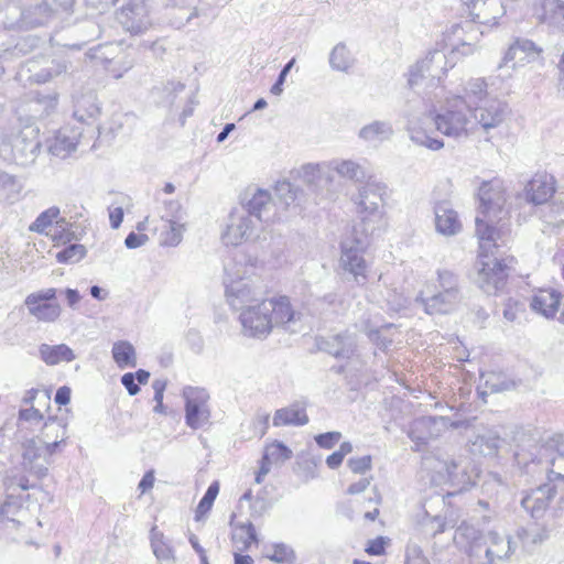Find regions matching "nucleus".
Instances as JSON below:
<instances>
[{
	"instance_id": "nucleus-1",
	"label": "nucleus",
	"mask_w": 564,
	"mask_h": 564,
	"mask_svg": "<svg viewBox=\"0 0 564 564\" xmlns=\"http://www.w3.org/2000/svg\"><path fill=\"white\" fill-rule=\"evenodd\" d=\"M514 459L528 474L544 471L547 479L564 480V435L555 434L541 441L529 438L518 445Z\"/></svg>"
},
{
	"instance_id": "nucleus-2",
	"label": "nucleus",
	"mask_w": 564,
	"mask_h": 564,
	"mask_svg": "<svg viewBox=\"0 0 564 564\" xmlns=\"http://www.w3.org/2000/svg\"><path fill=\"white\" fill-rule=\"evenodd\" d=\"M41 150L40 129L22 120L0 128V154L10 162L21 166L35 163Z\"/></svg>"
},
{
	"instance_id": "nucleus-3",
	"label": "nucleus",
	"mask_w": 564,
	"mask_h": 564,
	"mask_svg": "<svg viewBox=\"0 0 564 564\" xmlns=\"http://www.w3.org/2000/svg\"><path fill=\"white\" fill-rule=\"evenodd\" d=\"M478 215L476 216V235L480 240V248L486 249L491 245L497 248V230L494 225L500 221L507 212L505 210L506 193L500 180L484 182L478 189Z\"/></svg>"
},
{
	"instance_id": "nucleus-4",
	"label": "nucleus",
	"mask_w": 564,
	"mask_h": 564,
	"mask_svg": "<svg viewBox=\"0 0 564 564\" xmlns=\"http://www.w3.org/2000/svg\"><path fill=\"white\" fill-rule=\"evenodd\" d=\"M252 270V265L236 260H229L224 265L225 294L234 310L243 311L248 305H256L264 300L262 288L249 274Z\"/></svg>"
},
{
	"instance_id": "nucleus-5",
	"label": "nucleus",
	"mask_w": 564,
	"mask_h": 564,
	"mask_svg": "<svg viewBox=\"0 0 564 564\" xmlns=\"http://www.w3.org/2000/svg\"><path fill=\"white\" fill-rule=\"evenodd\" d=\"M436 275V291L429 296L420 292L415 303L429 315L449 314L458 308L464 299L460 279L448 269H438Z\"/></svg>"
},
{
	"instance_id": "nucleus-6",
	"label": "nucleus",
	"mask_w": 564,
	"mask_h": 564,
	"mask_svg": "<svg viewBox=\"0 0 564 564\" xmlns=\"http://www.w3.org/2000/svg\"><path fill=\"white\" fill-rule=\"evenodd\" d=\"M376 234V227H352L349 236L340 243V265L343 270L352 275L358 285H365L368 281V263L364 257L370 246V238Z\"/></svg>"
},
{
	"instance_id": "nucleus-7",
	"label": "nucleus",
	"mask_w": 564,
	"mask_h": 564,
	"mask_svg": "<svg viewBox=\"0 0 564 564\" xmlns=\"http://www.w3.org/2000/svg\"><path fill=\"white\" fill-rule=\"evenodd\" d=\"M558 495V487L553 478L521 492L520 506L534 520L543 519L547 511L554 519L564 518V491Z\"/></svg>"
},
{
	"instance_id": "nucleus-8",
	"label": "nucleus",
	"mask_w": 564,
	"mask_h": 564,
	"mask_svg": "<svg viewBox=\"0 0 564 564\" xmlns=\"http://www.w3.org/2000/svg\"><path fill=\"white\" fill-rule=\"evenodd\" d=\"M387 186L382 183L367 182L358 192L355 203L358 207L360 223L354 227L371 228L376 227V231L380 229L383 223V196Z\"/></svg>"
},
{
	"instance_id": "nucleus-9",
	"label": "nucleus",
	"mask_w": 564,
	"mask_h": 564,
	"mask_svg": "<svg viewBox=\"0 0 564 564\" xmlns=\"http://www.w3.org/2000/svg\"><path fill=\"white\" fill-rule=\"evenodd\" d=\"M436 130L447 137H460L467 133L471 122V111L468 104L459 96L446 100L445 106L433 117Z\"/></svg>"
},
{
	"instance_id": "nucleus-10",
	"label": "nucleus",
	"mask_w": 564,
	"mask_h": 564,
	"mask_svg": "<svg viewBox=\"0 0 564 564\" xmlns=\"http://www.w3.org/2000/svg\"><path fill=\"white\" fill-rule=\"evenodd\" d=\"M512 262V257L499 259L480 254L475 283L488 295L498 294L507 284Z\"/></svg>"
},
{
	"instance_id": "nucleus-11",
	"label": "nucleus",
	"mask_w": 564,
	"mask_h": 564,
	"mask_svg": "<svg viewBox=\"0 0 564 564\" xmlns=\"http://www.w3.org/2000/svg\"><path fill=\"white\" fill-rule=\"evenodd\" d=\"M436 468L442 480L457 491L467 490L476 484V479L479 477V469L473 459L465 455L438 462Z\"/></svg>"
},
{
	"instance_id": "nucleus-12",
	"label": "nucleus",
	"mask_w": 564,
	"mask_h": 564,
	"mask_svg": "<svg viewBox=\"0 0 564 564\" xmlns=\"http://www.w3.org/2000/svg\"><path fill=\"white\" fill-rule=\"evenodd\" d=\"M185 424L192 430L203 429L210 423V395L205 388L186 386L183 388Z\"/></svg>"
},
{
	"instance_id": "nucleus-13",
	"label": "nucleus",
	"mask_w": 564,
	"mask_h": 564,
	"mask_svg": "<svg viewBox=\"0 0 564 564\" xmlns=\"http://www.w3.org/2000/svg\"><path fill=\"white\" fill-rule=\"evenodd\" d=\"M57 292V289L48 288L30 293L24 300L29 314L39 322H55L62 312Z\"/></svg>"
},
{
	"instance_id": "nucleus-14",
	"label": "nucleus",
	"mask_w": 564,
	"mask_h": 564,
	"mask_svg": "<svg viewBox=\"0 0 564 564\" xmlns=\"http://www.w3.org/2000/svg\"><path fill=\"white\" fill-rule=\"evenodd\" d=\"M242 209L256 224L270 223L280 219L278 206L270 192L261 188L247 192L242 198Z\"/></svg>"
},
{
	"instance_id": "nucleus-15",
	"label": "nucleus",
	"mask_w": 564,
	"mask_h": 564,
	"mask_svg": "<svg viewBox=\"0 0 564 564\" xmlns=\"http://www.w3.org/2000/svg\"><path fill=\"white\" fill-rule=\"evenodd\" d=\"M117 20L127 32L133 35L142 34L152 26L145 0H128L117 12Z\"/></svg>"
},
{
	"instance_id": "nucleus-16",
	"label": "nucleus",
	"mask_w": 564,
	"mask_h": 564,
	"mask_svg": "<svg viewBox=\"0 0 564 564\" xmlns=\"http://www.w3.org/2000/svg\"><path fill=\"white\" fill-rule=\"evenodd\" d=\"M267 300L256 305H248L241 311L240 322L245 334L251 337L267 336L272 329V319L269 314Z\"/></svg>"
},
{
	"instance_id": "nucleus-17",
	"label": "nucleus",
	"mask_w": 564,
	"mask_h": 564,
	"mask_svg": "<svg viewBox=\"0 0 564 564\" xmlns=\"http://www.w3.org/2000/svg\"><path fill=\"white\" fill-rule=\"evenodd\" d=\"M267 303L270 305L268 310L272 319V327H282L290 333L299 332L302 314L292 307L289 297H272L267 300Z\"/></svg>"
},
{
	"instance_id": "nucleus-18",
	"label": "nucleus",
	"mask_w": 564,
	"mask_h": 564,
	"mask_svg": "<svg viewBox=\"0 0 564 564\" xmlns=\"http://www.w3.org/2000/svg\"><path fill=\"white\" fill-rule=\"evenodd\" d=\"M508 105L498 98L490 97L471 110V118L484 130L498 127L506 118Z\"/></svg>"
},
{
	"instance_id": "nucleus-19",
	"label": "nucleus",
	"mask_w": 564,
	"mask_h": 564,
	"mask_svg": "<svg viewBox=\"0 0 564 564\" xmlns=\"http://www.w3.org/2000/svg\"><path fill=\"white\" fill-rule=\"evenodd\" d=\"M446 55L440 50L430 51L422 61H419L410 67L408 78L409 86L411 88L417 86L426 74L433 78H440V73L444 74L446 70L442 66L443 63H446Z\"/></svg>"
},
{
	"instance_id": "nucleus-20",
	"label": "nucleus",
	"mask_w": 564,
	"mask_h": 564,
	"mask_svg": "<svg viewBox=\"0 0 564 564\" xmlns=\"http://www.w3.org/2000/svg\"><path fill=\"white\" fill-rule=\"evenodd\" d=\"M445 416H422L410 425L408 436L416 444H426L429 440L438 437L448 426Z\"/></svg>"
},
{
	"instance_id": "nucleus-21",
	"label": "nucleus",
	"mask_w": 564,
	"mask_h": 564,
	"mask_svg": "<svg viewBox=\"0 0 564 564\" xmlns=\"http://www.w3.org/2000/svg\"><path fill=\"white\" fill-rule=\"evenodd\" d=\"M199 14L198 0H165L164 18L175 29H182Z\"/></svg>"
},
{
	"instance_id": "nucleus-22",
	"label": "nucleus",
	"mask_w": 564,
	"mask_h": 564,
	"mask_svg": "<svg viewBox=\"0 0 564 564\" xmlns=\"http://www.w3.org/2000/svg\"><path fill=\"white\" fill-rule=\"evenodd\" d=\"M256 227L257 224L250 216L245 213H232L223 235V240L226 245L238 246L251 237Z\"/></svg>"
},
{
	"instance_id": "nucleus-23",
	"label": "nucleus",
	"mask_w": 564,
	"mask_h": 564,
	"mask_svg": "<svg viewBox=\"0 0 564 564\" xmlns=\"http://www.w3.org/2000/svg\"><path fill=\"white\" fill-rule=\"evenodd\" d=\"M468 9L473 21L485 25H496L506 13L501 0H469Z\"/></svg>"
},
{
	"instance_id": "nucleus-24",
	"label": "nucleus",
	"mask_w": 564,
	"mask_h": 564,
	"mask_svg": "<svg viewBox=\"0 0 564 564\" xmlns=\"http://www.w3.org/2000/svg\"><path fill=\"white\" fill-rule=\"evenodd\" d=\"M83 130L78 127L61 128L50 141L48 151L52 155L65 159L77 148Z\"/></svg>"
},
{
	"instance_id": "nucleus-25",
	"label": "nucleus",
	"mask_w": 564,
	"mask_h": 564,
	"mask_svg": "<svg viewBox=\"0 0 564 564\" xmlns=\"http://www.w3.org/2000/svg\"><path fill=\"white\" fill-rule=\"evenodd\" d=\"M555 193L554 177L549 174H536L525 186V200L533 205H546Z\"/></svg>"
},
{
	"instance_id": "nucleus-26",
	"label": "nucleus",
	"mask_w": 564,
	"mask_h": 564,
	"mask_svg": "<svg viewBox=\"0 0 564 564\" xmlns=\"http://www.w3.org/2000/svg\"><path fill=\"white\" fill-rule=\"evenodd\" d=\"M52 12L46 0L30 3L21 11L20 25L26 29L48 25L56 21Z\"/></svg>"
},
{
	"instance_id": "nucleus-27",
	"label": "nucleus",
	"mask_w": 564,
	"mask_h": 564,
	"mask_svg": "<svg viewBox=\"0 0 564 564\" xmlns=\"http://www.w3.org/2000/svg\"><path fill=\"white\" fill-rule=\"evenodd\" d=\"M318 348L336 358L349 359L356 349V338L348 332L317 340Z\"/></svg>"
},
{
	"instance_id": "nucleus-28",
	"label": "nucleus",
	"mask_w": 564,
	"mask_h": 564,
	"mask_svg": "<svg viewBox=\"0 0 564 564\" xmlns=\"http://www.w3.org/2000/svg\"><path fill=\"white\" fill-rule=\"evenodd\" d=\"M487 540L486 562L488 564H494L496 560H508L518 546V542L514 539L496 531L488 532Z\"/></svg>"
},
{
	"instance_id": "nucleus-29",
	"label": "nucleus",
	"mask_w": 564,
	"mask_h": 564,
	"mask_svg": "<svg viewBox=\"0 0 564 564\" xmlns=\"http://www.w3.org/2000/svg\"><path fill=\"white\" fill-rule=\"evenodd\" d=\"M292 458V451L282 442L274 441L265 446L259 471L256 475V482L261 484L263 477L271 470L272 465L283 464Z\"/></svg>"
},
{
	"instance_id": "nucleus-30",
	"label": "nucleus",
	"mask_w": 564,
	"mask_h": 564,
	"mask_svg": "<svg viewBox=\"0 0 564 564\" xmlns=\"http://www.w3.org/2000/svg\"><path fill=\"white\" fill-rule=\"evenodd\" d=\"M435 228L443 236H455L462 230L458 214L447 202H440L434 207Z\"/></svg>"
},
{
	"instance_id": "nucleus-31",
	"label": "nucleus",
	"mask_w": 564,
	"mask_h": 564,
	"mask_svg": "<svg viewBox=\"0 0 564 564\" xmlns=\"http://www.w3.org/2000/svg\"><path fill=\"white\" fill-rule=\"evenodd\" d=\"M551 530L545 524H532L519 528L516 532V541L527 552H533L536 546L550 539Z\"/></svg>"
},
{
	"instance_id": "nucleus-32",
	"label": "nucleus",
	"mask_w": 564,
	"mask_h": 564,
	"mask_svg": "<svg viewBox=\"0 0 564 564\" xmlns=\"http://www.w3.org/2000/svg\"><path fill=\"white\" fill-rule=\"evenodd\" d=\"M562 294L554 290H540L530 302L531 308L546 318H553L561 305Z\"/></svg>"
},
{
	"instance_id": "nucleus-33",
	"label": "nucleus",
	"mask_w": 564,
	"mask_h": 564,
	"mask_svg": "<svg viewBox=\"0 0 564 564\" xmlns=\"http://www.w3.org/2000/svg\"><path fill=\"white\" fill-rule=\"evenodd\" d=\"M539 53L540 50L531 40L517 39L506 52L502 58V63L499 64V68H501L503 65H508L510 62H513L512 67H514L517 63L530 61L531 58H534Z\"/></svg>"
},
{
	"instance_id": "nucleus-34",
	"label": "nucleus",
	"mask_w": 564,
	"mask_h": 564,
	"mask_svg": "<svg viewBox=\"0 0 564 564\" xmlns=\"http://www.w3.org/2000/svg\"><path fill=\"white\" fill-rule=\"evenodd\" d=\"M304 403L295 402L289 406L281 408L273 415L274 426H303L308 423Z\"/></svg>"
},
{
	"instance_id": "nucleus-35",
	"label": "nucleus",
	"mask_w": 564,
	"mask_h": 564,
	"mask_svg": "<svg viewBox=\"0 0 564 564\" xmlns=\"http://www.w3.org/2000/svg\"><path fill=\"white\" fill-rule=\"evenodd\" d=\"M100 34L99 24L94 19H85L70 30V35L75 36L77 42L65 43L64 46L79 51L90 41L98 39Z\"/></svg>"
},
{
	"instance_id": "nucleus-36",
	"label": "nucleus",
	"mask_w": 564,
	"mask_h": 564,
	"mask_svg": "<svg viewBox=\"0 0 564 564\" xmlns=\"http://www.w3.org/2000/svg\"><path fill=\"white\" fill-rule=\"evenodd\" d=\"M300 174L303 182L312 192L318 195H325L324 189L332 182L329 171L321 169L317 164L315 165L310 163L302 166Z\"/></svg>"
},
{
	"instance_id": "nucleus-37",
	"label": "nucleus",
	"mask_w": 564,
	"mask_h": 564,
	"mask_svg": "<svg viewBox=\"0 0 564 564\" xmlns=\"http://www.w3.org/2000/svg\"><path fill=\"white\" fill-rule=\"evenodd\" d=\"M274 195L273 199L280 214V210H286L291 207L296 208L300 205L303 192L289 181H279L274 187Z\"/></svg>"
},
{
	"instance_id": "nucleus-38",
	"label": "nucleus",
	"mask_w": 564,
	"mask_h": 564,
	"mask_svg": "<svg viewBox=\"0 0 564 564\" xmlns=\"http://www.w3.org/2000/svg\"><path fill=\"white\" fill-rule=\"evenodd\" d=\"M514 387V382L505 373L497 371H486L480 373V386L478 393L484 399L488 393H497L510 390Z\"/></svg>"
},
{
	"instance_id": "nucleus-39",
	"label": "nucleus",
	"mask_w": 564,
	"mask_h": 564,
	"mask_svg": "<svg viewBox=\"0 0 564 564\" xmlns=\"http://www.w3.org/2000/svg\"><path fill=\"white\" fill-rule=\"evenodd\" d=\"M500 442L501 438L496 431L486 430L469 441V451L474 455L494 456L498 452Z\"/></svg>"
},
{
	"instance_id": "nucleus-40",
	"label": "nucleus",
	"mask_w": 564,
	"mask_h": 564,
	"mask_svg": "<svg viewBox=\"0 0 564 564\" xmlns=\"http://www.w3.org/2000/svg\"><path fill=\"white\" fill-rule=\"evenodd\" d=\"M39 354L40 358L48 366H54L62 361L70 362L76 358L73 349L66 344H41L39 347Z\"/></svg>"
},
{
	"instance_id": "nucleus-41",
	"label": "nucleus",
	"mask_w": 564,
	"mask_h": 564,
	"mask_svg": "<svg viewBox=\"0 0 564 564\" xmlns=\"http://www.w3.org/2000/svg\"><path fill=\"white\" fill-rule=\"evenodd\" d=\"M100 113L97 97L94 94H86L76 99L74 105V118L80 123H88L95 120Z\"/></svg>"
},
{
	"instance_id": "nucleus-42",
	"label": "nucleus",
	"mask_w": 564,
	"mask_h": 564,
	"mask_svg": "<svg viewBox=\"0 0 564 564\" xmlns=\"http://www.w3.org/2000/svg\"><path fill=\"white\" fill-rule=\"evenodd\" d=\"M393 135V128L389 121L375 120L364 126L358 137L366 142H383Z\"/></svg>"
},
{
	"instance_id": "nucleus-43",
	"label": "nucleus",
	"mask_w": 564,
	"mask_h": 564,
	"mask_svg": "<svg viewBox=\"0 0 564 564\" xmlns=\"http://www.w3.org/2000/svg\"><path fill=\"white\" fill-rule=\"evenodd\" d=\"M406 131L409 132L410 140L420 147H425L429 150L437 151L444 147L441 139L434 138L423 129L419 121L408 120Z\"/></svg>"
},
{
	"instance_id": "nucleus-44",
	"label": "nucleus",
	"mask_w": 564,
	"mask_h": 564,
	"mask_svg": "<svg viewBox=\"0 0 564 564\" xmlns=\"http://www.w3.org/2000/svg\"><path fill=\"white\" fill-rule=\"evenodd\" d=\"M487 86L488 85L484 78H473L467 82L464 88V95L458 96L466 100L468 109L471 111L474 107L490 98L487 91Z\"/></svg>"
},
{
	"instance_id": "nucleus-45",
	"label": "nucleus",
	"mask_w": 564,
	"mask_h": 564,
	"mask_svg": "<svg viewBox=\"0 0 564 564\" xmlns=\"http://www.w3.org/2000/svg\"><path fill=\"white\" fill-rule=\"evenodd\" d=\"M151 547L156 560L163 564L167 562L174 564L175 554L170 541L164 536L162 532H159L153 528L151 530Z\"/></svg>"
},
{
	"instance_id": "nucleus-46",
	"label": "nucleus",
	"mask_w": 564,
	"mask_h": 564,
	"mask_svg": "<svg viewBox=\"0 0 564 564\" xmlns=\"http://www.w3.org/2000/svg\"><path fill=\"white\" fill-rule=\"evenodd\" d=\"M542 22L558 28L564 19V0H541Z\"/></svg>"
},
{
	"instance_id": "nucleus-47",
	"label": "nucleus",
	"mask_w": 564,
	"mask_h": 564,
	"mask_svg": "<svg viewBox=\"0 0 564 564\" xmlns=\"http://www.w3.org/2000/svg\"><path fill=\"white\" fill-rule=\"evenodd\" d=\"M58 216L59 208L52 206L36 217V219L30 225V230L37 234H44L46 232V229L52 226L54 220H56V227L64 230V226L67 225V223L65 219L57 220Z\"/></svg>"
},
{
	"instance_id": "nucleus-48",
	"label": "nucleus",
	"mask_w": 564,
	"mask_h": 564,
	"mask_svg": "<svg viewBox=\"0 0 564 564\" xmlns=\"http://www.w3.org/2000/svg\"><path fill=\"white\" fill-rule=\"evenodd\" d=\"M354 64V58L344 43H338L329 54V65L332 69L338 72H348Z\"/></svg>"
},
{
	"instance_id": "nucleus-49",
	"label": "nucleus",
	"mask_w": 564,
	"mask_h": 564,
	"mask_svg": "<svg viewBox=\"0 0 564 564\" xmlns=\"http://www.w3.org/2000/svg\"><path fill=\"white\" fill-rule=\"evenodd\" d=\"M112 358L120 368L135 366L134 347L126 340H119L112 346Z\"/></svg>"
},
{
	"instance_id": "nucleus-50",
	"label": "nucleus",
	"mask_w": 564,
	"mask_h": 564,
	"mask_svg": "<svg viewBox=\"0 0 564 564\" xmlns=\"http://www.w3.org/2000/svg\"><path fill=\"white\" fill-rule=\"evenodd\" d=\"M332 164L334 165V171L348 180L361 182L367 176L365 167L355 161L343 160L340 162H333Z\"/></svg>"
},
{
	"instance_id": "nucleus-51",
	"label": "nucleus",
	"mask_w": 564,
	"mask_h": 564,
	"mask_svg": "<svg viewBox=\"0 0 564 564\" xmlns=\"http://www.w3.org/2000/svg\"><path fill=\"white\" fill-rule=\"evenodd\" d=\"M22 189V184L14 176L6 172H0V202H13L18 198Z\"/></svg>"
},
{
	"instance_id": "nucleus-52",
	"label": "nucleus",
	"mask_w": 564,
	"mask_h": 564,
	"mask_svg": "<svg viewBox=\"0 0 564 564\" xmlns=\"http://www.w3.org/2000/svg\"><path fill=\"white\" fill-rule=\"evenodd\" d=\"M67 70V64L65 61H51L50 65L30 76V79L36 84H45L56 76Z\"/></svg>"
},
{
	"instance_id": "nucleus-53",
	"label": "nucleus",
	"mask_w": 564,
	"mask_h": 564,
	"mask_svg": "<svg viewBox=\"0 0 564 564\" xmlns=\"http://www.w3.org/2000/svg\"><path fill=\"white\" fill-rule=\"evenodd\" d=\"M235 528H236V530H239L242 533V534H239L238 532H236L232 534V540L235 542L242 543V547L240 549L241 551L249 550L251 543H258V541H259L258 534H257L256 528L252 524V522L248 521L245 523H237L235 525Z\"/></svg>"
},
{
	"instance_id": "nucleus-54",
	"label": "nucleus",
	"mask_w": 564,
	"mask_h": 564,
	"mask_svg": "<svg viewBox=\"0 0 564 564\" xmlns=\"http://www.w3.org/2000/svg\"><path fill=\"white\" fill-rule=\"evenodd\" d=\"M184 225L173 220H167L166 229L162 232V245L167 247H176L183 239Z\"/></svg>"
},
{
	"instance_id": "nucleus-55",
	"label": "nucleus",
	"mask_w": 564,
	"mask_h": 564,
	"mask_svg": "<svg viewBox=\"0 0 564 564\" xmlns=\"http://www.w3.org/2000/svg\"><path fill=\"white\" fill-rule=\"evenodd\" d=\"M541 212L544 223L556 227L564 225V204L556 202L547 203L543 205Z\"/></svg>"
},
{
	"instance_id": "nucleus-56",
	"label": "nucleus",
	"mask_w": 564,
	"mask_h": 564,
	"mask_svg": "<svg viewBox=\"0 0 564 564\" xmlns=\"http://www.w3.org/2000/svg\"><path fill=\"white\" fill-rule=\"evenodd\" d=\"M86 256V248L79 243H72L56 253L59 263H77Z\"/></svg>"
},
{
	"instance_id": "nucleus-57",
	"label": "nucleus",
	"mask_w": 564,
	"mask_h": 564,
	"mask_svg": "<svg viewBox=\"0 0 564 564\" xmlns=\"http://www.w3.org/2000/svg\"><path fill=\"white\" fill-rule=\"evenodd\" d=\"M65 434L66 425L63 422V420L50 416L47 421L44 423L41 440L51 441L52 438L57 440L58 437H61L62 441H64Z\"/></svg>"
},
{
	"instance_id": "nucleus-58",
	"label": "nucleus",
	"mask_w": 564,
	"mask_h": 564,
	"mask_svg": "<svg viewBox=\"0 0 564 564\" xmlns=\"http://www.w3.org/2000/svg\"><path fill=\"white\" fill-rule=\"evenodd\" d=\"M24 464H32L43 456L42 440L29 438L22 444Z\"/></svg>"
},
{
	"instance_id": "nucleus-59",
	"label": "nucleus",
	"mask_w": 564,
	"mask_h": 564,
	"mask_svg": "<svg viewBox=\"0 0 564 564\" xmlns=\"http://www.w3.org/2000/svg\"><path fill=\"white\" fill-rule=\"evenodd\" d=\"M219 492V485L217 481H214L209 485L206 492L204 494L203 498L198 502L197 509H196V519L198 520L202 516L207 513L212 507L213 503Z\"/></svg>"
},
{
	"instance_id": "nucleus-60",
	"label": "nucleus",
	"mask_w": 564,
	"mask_h": 564,
	"mask_svg": "<svg viewBox=\"0 0 564 564\" xmlns=\"http://www.w3.org/2000/svg\"><path fill=\"white\" fill-rule=\"evenodd\" d=\"M273 554L268 555V558L275 563H293L296 560L294 550L285 543H274L272 545Z\"/></svg>"
},
{
	"instance_id": "nucleus-61",
	"label": "nucleus",
	"mask_w": 564,
	"mask_h": 564,
	"mask_svg": "<svg viewBox=\"0 0 564 564\" xmlns=\"http://www.w3.org/2000/svg\"><path fill=\"white\" fill-rule=\"evenodd\" d=\"M22 507L21 496L14 494H7V498L3 502H0V517L10 519L15 516Z\"/></svg>"
},
{
	"instance_id": "nucleus-62",
	"label": "nucleus",
	"mask_w": 564,
	"mask_h": 564,
	"mask_svg": "<svg viewBox=\"0 0 564 564\" xmlns=\"http://www.w3.org/2000/svg\"><path fill=\"white\" fill-rule=\"evenodd\" d=\"M56 21L65 20L73 11L75 0H46Z\"/></svg>"
},
{
	"instance_id": "nucleus-63",
	"label": "nucleus",
	"mask_w": 564,
	"mask_h": 564,
	"mask_svg": "<svg viewBox=\"0 0 564 564\" xmlns=\"http://www.w3.org/2000/svg\"><path fill=\"white\" fill-rule=\"evenodd\" d=\"M486 549H488L487 535L477 536L469 543L468 554L469 557L482 563L486 560Z\"/></svg>"
},
{
	"instance_id": "nucleus-64",
	"label": "nucleus",
	"mask_w": 564,
	"mask_h": 564,
	"mask_svg": "<svg viewBox=\"0 0 564 564\" xmlns=\"http://www.w3.org/2000/svg\"><path fill=\"white\" fill-rule=\"evenodd\" d=\"M372 458L370 455H365L361 457H352L347 462L348 467L355 474H365L367 470L371 469Z\"/></svg>"
}]
</instances>
